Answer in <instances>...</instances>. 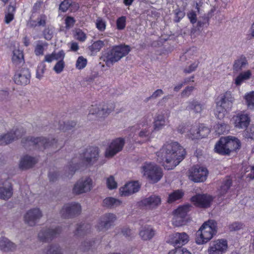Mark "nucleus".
<instances>
[{
  "instance_id": "f257e3e1",
  "label": "nucleus",
  "mask_w": 254,
  "mask_h": 254,
  "mask_svg": "<svg viewBox=\"0 0 254 254\" xmlns=\"http://www.w3.org/2000/svg\"><path fill=\"white\" fill-rule=\"evenodd\" d=\"M186 151L178 142H166L156 153L157 160L163 164L165 169H173L185 157Z\"/></svg>"
},
{
  "instance_id": "f03ea898",
  "label": "nucleus",
  "mask_w": 254,
  "mask_h": 254,
  "mask_svg": "<svg viewBox=\"0 0 254 254\" xmlns=\"http://www.w3.org/2000/svg\"><path fill=\"white\" fill-rule=\"evenodd\" d=\"M130 51L129 46L120 45L114 46L111 49H107L102 53L100 58L106 65L109 67L127 56Z\"/></svg>"
},
{
  "instance_id": "7ed1b4c3",
  "label": "nucleus",
  "mask_w": 254,
  "mask_h": 254,
  "mask_svg": "<svg viewBox=\"0 0 254 254\" xmlns=\"http://www.w3.org/2000/svg\"><path fill=\"white\" fill-rule=\"evenodd\" d=\"M217 233V223L213 220L204 222L196 233V243L200 245L210 241Z\"/></svg>"
},
{
  "instance_id": "20e7f679",
  "label": "nucleus",
  "mask_w": 254,
  "mask_h": 254,
  "mask_svg": "<svg viewBox=\"0 0 254 254\" xmlns=\"http://www.w3.org/2000/svg\"><path fill=\"white\" fill-rule=\"evenodd\" d=\"M21 143L25 148L32 146L34 148H37L39 150L45 149L50 147L57 149L59 146L58 140L54 138L50 141L49 138L47 139L44 137H34L29 136L23 138Z\"/></svg>"
},
{
  "instance_id": "39448f33",
  "label": "nucleus",
  "mask_w": 254,
  "mask_h": 254,
  "mask_svg": "<svg viewBox=\"0 0 254 254\" xmlns=\"http://www.w3.org/2000/svg\"><path fill=\"white\" fill-rule=\"evenodd\" d=\"M234 98L229 92H225L219 101L216 102L215 111V117L219 120L223 119L228 112L231 110Z\"/></svg>"
},
{
  "instance_id": "423d86ee",
  "label": "nucleus",
  "mask_w": 254,
  "mask_h": 254,
  "mask_svg": "<svg viewBox=\"0 0 254 254\" xmlns=\"http://www.w3.org/2000/svg\"><path fill=\"white\" fill-rule=\"evenodd\" d=\"M142 173L152 183L159 181L163 177L162 169L151 162H145L141 167Z\"/></svg>"
},
{
  "instance_id": "0eeeda50",
  "label": "nucleus",
  "mask_w": 254,
  "mask_h": 254,
  "mask_svg": "<svg viewBox=\"0 0 254 254\" xmlns=\"http://www.w3.org/2000/svg\"><path fill=\"white\" fill-rule=\"evenodd\" d=\"M191 205L190 204H186L179 206L173 211L174 215L172 224L176 227L185 225L188 222L187 214L190 210Z\"/></svg>"
},
{
  "instance_id": "6e6552de",
  "label": "nucleus",
  "mask_w": 254,
  "mask_h": 254,
  "mask_svg": "<svg viewBox=\"0 0 254 254\" xmlns=\"http://www.w3.org/2000/svg\"><path fill=\"white\" fill-rule=\"evenodd\" d=\"M99 157V149L98 147L90 146L86 148V151L80 154L82 163L86 166H91L97 161Z\"/></svg>"
},
{
  "instance_id": "1a4fd4ad",
  "label": "nucleus",
  "mask_w": 254,
  "mask_h": 254,
  "mask_svg": "<svg viewBox=\"0 0 254 254\" xmlns=\"http://www.w3.org/2000/svg\"><path fill=\"white\" fill-rule=\"evenodd\" d=\"M115 105L112 103L100 104L97 106V104L92 105L89 109V115H96L99 118H105L107 117L115 109Z\"/></svg>"
},
{
  "instance_id": "9d476101",
  "label": "nucleus",
  "mask_w": 254,
  "mask_h": 254,
  "mask_svg": "<svg viewBox=\"0 0 254 254\" xmlns=\"http://www.w3.org/2000/svg\"><path fill=\"white\" fill-rule=\"evenodd\" d=\"M81 207L80 204L72 202L65 204L61 210L60 213L64 218H72L80 214Z\"/></svg>"
},
{
  "instance_id": "9b49d317",
  "label": "nucleus",
  "mask_w": 254,
  "mask_h": 254,
  "mask_svg": "<svg viewBox=\"0 0 254 254\" xmlns=\"http://www.w3.org/2000/svg\"><path fill=\"white\" fill-rule=\"evenodd\" d=\"M208 174L206 168L196 165L191 168L189 178L195 183L203 182L206 180Z\"/></svg>"
},
{
  "instance_id": "f8f14e48",
  "label": "nucleus",
  "mask_w": 254,
  "mask_h": 254,
  "mask_svg": "<svg viewBox=\"0 0 254 254\" xmlns=\"http://www.w3.org/2000/svg\"><path fill=\"white\" fill-rule=\"evenodd\" d=\"M210 132V129L202 124L198 127H191L187 135L192 140L199 139L206 137Z\"/></svg>"
},
{
  "instance_id": "ddd939ff",
  "label": "nucleus",
  "mask_w": 254,
  "mask_h": 254,
  "mask_svg": "<svg viewBox=\"0 0 254 254\" xmlns=\"http://www.w3.org/2000/svg\"><path fill=\"white\" fill-rule=\"evenodd\" d=\"M161 203V199L159 196L152 195L138 201L137 205L140 208L152 210L157 207Z\"/></svg>"
},
{
  "instance_id": "4468645a",
  "label": "nucleus",
  "mask_w": 254,
  "mask_h": 254,
  "mask_svg": "<svg viewBox=\"0 0 254 254\" xmlns=\"http://www.w3.org/2000/svg\"><path fill=\"white\" fill-rule=\"evenodd\" d=\"M194 205L200 208H208L213 201V197L207 194H197L190 198Z\"/></svg>"
},
{
  "instance_id": "2eb2a0df",
  "label": "nucleus",
  "mask_w": 254,
  "mask_h": 254,
  "mask_svg": "<svg viewBox=\"0 0 254 254\" xmlns=\"http://www.w3.org/2000/svg\"><path fill=\"white\" fill-rule=\"evenodd\" d=\"M62 232V228L57 227L55 229H46L41 230L38 234V238L42 242H49L56 238Z\"/></svg>"
},
{
  "instance_id": "dca6fc26",
  "label": "nucleus",
  "mask_w": 254,
  "mask_h": 254,
  "mask_svg": "<svg viewBox=\"0 0 254 254\" xmlns=\"http://www.w3.org/2000/svg\"><path fill=\"white\" fill-rule=\"evenodd\" d=\"M31 74L27 68H22L17 70L13 76V81L15 84L26 85L30 83Z\"/></svg>"
},
{
  "instance_id": "f3484780",
  "label": "nucleus",
  "mask_w": 254,
  "mask_h": 254,
  "mask_svg": "<svg viewBox=\"0 0 254 254\" xmlns=\"http://www.w3.org/2000/svg\"><path fill=\"white\" fill-rule=\"evenodd\" d=\"M125 144V140L123 138H117L112 141L105 152L106 157H112L121 151Z\"/></svg>"
},
{
  "instance_id": "a211bd4d",
  "label": "nucleus",
  "mask_w": 254,
  "mask_h": 254,
  "mask_svg": "<svg viewBox=\"0 0 254 254\" xmlns=\"http://www.w3.org/2000/svg\"><path fill=\"white\" fill-rule=\"evenodd\" d=\"M25 131L21 128L16 129L14 131H10L7 133L0 136V145H5L8 144L15 139L21 138Z\"/></svg>"
},
{
  "instance_id": "6ab92c4d",
  "label": "nucleus",
  "mask_w": 254,
  "mask_h": 254,
  "mask_svg": "<svg viewBox=\"0 0 254 254\" xmlns=\"http://www.w3.org/2000/svg\"><path fill=\"white\" fill-rule=\"evenodd\" d=\"M116 220V216L113 213H107L103 215L100 219L97 225V230L99 231L106 230L111 226L113 225Z\"/></svg>"
},
{
  "instance_id": "aec40b11",
  "label": "nucleus",
  "mask_w": 254,
  "mask_h": 254,
  "mask_svg": "<svg viewBox=\"0 0 254 254\" xmlns=\"http://www.w3.org/2000/svg\"><path fill=\"white\" fill-rule=\"evenodd\" d=\"M92 180L88 177L84 181L79 180L74 185L73 188V193L75 194H80L90 191L92 188Z\"/></svg>"
},
{
  "instance_id": "412c9836",
  "label": "nucleus",
  "mask_w": 254,
  "mask_h": 254,
  "mask_svg": "<svg viewBox=\"0 0 254 254\" xmlns=\"http://www.w3.org/2000/svg\"><path fill=\"white\" fill-rule=\"evenodd\" d=\"M42 216V212L39 208L31 209L24 215V221L26 224L30 226H33L36 225Z\"/></svg>"
},
{
  "instance_id": "4be33fe9",
  "label": "nucleus",
  "mask_w": 254,
  "mask_h": 254,
  "mask_svg": "<svg viewBox=\"0 0 254 254\" xmlns=\"http://www.w3.org/2000/svg\"><path fill=\"white\" fill-rule=\"evenodd\" d=\"M235 127L239 128H246L249 125L250 118L244 112H241L233 117Z\"/></svg>"
},
{
  "instance_id": "5701e85b",
  "label": "nucleus",
  "mask_w": 254,
  "mask_h": 254,
  "mask_svg": "<svg viewBox=\"0 0 254 254\" xmlns=\"http://www.w3.org/2000/svg\"><path fill=\"white\" fill-rule=\"evenodd\" d=\"M228 247L227 241L220 239L214 241L208 249L209 254H223Z\"/></svg>"
},
{
  "instance_id": "b1692460",
  "label": "nucleus",
  "mask_w": 254,
  "mask_h": 254,
  "mask_svg": "<svg viewBox=\"0 0 254 254\" xmlns=\"http://www.w3.org/2000/svg\"><path fill=\"white\" fill-rule=\"evenodd\" d=\"M140 188V186L137 181L129 182L120 189L121 195L125 196H129L137 192Z\"/></svg>"
},
{
  "instance_id": "393cba45",
  "label": "nucleus",
  "mask_w": 254,
  "mask_h": 254,
  "mask_svg": "<svg viewBox=\"0 0 254 254\" xmlns=\"http://www.w3.org/2000/svg\"><path fill=\"white\" fill-rule=\"evenodd\" d=\"M171 240L172 244L175 247L182 248L181 246L185 245L189 242V237L185 232H177L173 235Z\"/></svg>"
},
{
  "instance_id": "a878e982",
  "label": "nucleus",
  "mask_w": 254,
  "mask_h": 254,
  "mask_svg": "<svg viewBox=\"0 0 254 254\" xmlns=\"http://www.w3.org/2000/svg\"><path fill=\"white\" fill-rule=\"evenodd\" d=\"M225 138L226 139V145L228 149V155L240 149L241 142L238 138L230 136L225 137Z\"/></svg>"
},
{
  "instance_id": "bb28decb",
  "label": "nucleus",
  "mask_w": 254,
  "mask_h": 254,
  "mask_svg": "<svg viewBox=\"0 0 254 254\" xmlns=\"http://www.w3.org/2000/svg\"><path fill=\"white\" fill-rule=\"evenodd\" d=\"M38 162V159L29 155L24 156L19 163V168L22 170H26L32 168Z\"/></svg>"
},
{
  "instance_id": "cd10ccee",
  "label": "nucleus",
  "mask_w": 254,
  "mask_h": 254,
  "mask_svg": "<svg viewBox=\"0 0 254 254\" xmlns=\"http://www.w3.org/2000/svg\"><path fill=\"white\" fill-rule=\"evenodd\" d=\"M12 64L16 67L22 66L24 63V54L22 51L15 49L11 58Z\"/></svg>"
},
{
  "instance_id": "c85d7f7f",
  "label": "nucleus",
  "mask_w": 254,
  "mask_h": 254,
  "mask_svg": "<svg viewBox=\"0 0 254 254\" xmlns=\"http://www.w3.org/2000/svg\"><path fill=\"white\" fill-rule=\"evenodd\" d=\"M216 153L221 155H228V149L226 145V139L225 137H221L216 142L214 147Z\"/></svg>"
},
{
  "instance_id": "c756f323",
  "label": "nucleus",
  "mask_w": 254,
  "mask_h": 254,
  "mask_svg": "<svg viewBox=\"0 0 254 254\" xmlns=\"http://www.w3.org/2000/svg\"><path fill=\"white\" fill-rule=\"evenodd\" d=\"M232 179L230 176H226L222 181L219 189V195L221 196L226 194L232 185Z\"/></svg>"
},
{
  "instance_id": "7c9ffc66",
  "label": "nucleus",
  "mask_w": 254,
  "mask_h": 254,
  "mask_svg": "<svg viewBox=\"0 0 254 254\" xmlns=\"http://www.w3.org/2000/svg\"><path fill=\"white\" fill-rule=\"evenodd\" d=\"M47 20V16L44 14H41L36 20L30 19L28 24L29 26L33 28L40 26L45 27L46 25Z\"/></svg>"
},
{
  "instance_id": "2f4dec72",
  "label": "nucleus",
  "mask_w": 254,
  "mask_h": 254,
  "mask_svg": "<svg viewBox=\"0 0 254 254\" xmlns=\"http://www.w3.org/2000/svg\"><path fill=\"white\" fill-rule=\"evenodd\" d=\"M139 235L142 240H149L155 235V231L151 226L146 225L140 231Z\"/></svg>"
},
{
  "instance_id": "473e14b6",
  "label": "nucleus",
  "mask_w": 254,
  "mask_h": 254,
  "mask_svg": "<svg viewBox=\"0 0 254 254\" xmlns=\"http://www.w3.org/2000/svg\"><path fill=\"white\" fill-rule=\"evenodd\" d=\"M16 248L15 245L5 237L0 239V249L3 252L13 251Z\"/></svg>"
},
{
  "instance_id": "72a5a7b5",
  "label": "nucleus",
  "mask_w": 254,
  "mask_h": 254,
  "mask_svg": "<svg viewBox=\"0 0 254 254\" xmlns=\"http://www.w3.org/2000/svg\"><path fill=\"white\" fill-rule=\"evenodd\" d=\"M13 194V189L11 184L7 186L0 187V198L4 200H7L11 197Z\"/></svg>"
},
{
  "instance_id": "f704fd0d",
  "label": "nucleus",
  "mask_w": 254,
  "mask_h": 254,
  "mask_svg": "<svg viewBox=\"0 0 254 254\" xmlns=\"http://www.w3.org/2000/svg\"><path fill=\"white\" fill-rule=\"evenodd\" d=\"M248 64V61L244 55H241L238 59L235 61L233 68L235 71H241L243 67Z\"/></svg>"
},
{
  "instance_id": "c9c22d12",
  "label": "nucleus",
  "mask_w": 254,
  "mask_h": 254,
  "mask_svg": "<svg viewBox=\"0 0 254 254\" xmlns=\"http://www.w3.org/2000/svg\"><path fill=\"white\" fill-rule=\"evenodd\" d=\"M184 195V192L183 191V190H175L169 194L167 202L169 203H172L177 200L181 199L183 198Z\"/></svg>"
},
{
  "instance_id": "e433bc0d",
  "label": "nucleus",
  "mask_w": 254,
  "mask_h": 254,
  "mask_svg": "<svg viewBox=\"0 0 254 254\" xmlns=\"http://www.w3.org/2000/svg\"><path fill=\"white\" fill-rule=\"evenodd\" d=\"M103 203L104 206L111 208L120 205L122 201L112 197H108L103 200Z\"/></svg>"
},
{
  "instance_id": "4c0bfd02",
  "label": "nucleus",
  "mask_w": 254,
  "mask_h": 254,
  "mask_svg": "<svg viewBox=\"0 0 254 254\" xmlns=\"http://www.w3.org/2000/svg\"><path fill=\"white\" fill-rule=\"evenodd\" d=\"M186 109L188 110H193L196 113H200L204 109V105L193 100L188 102V105Z\"/></svg>"
},
{
  "instance_id": "58836bf2",
  "label": "nucleus",
  "mask_w": 254,
  "mask_h": 254,
  "mask_svg": "<svg viewBox=\"0 0 254 254\" xmlns=\"http://www.w3.org/2000/svg\"><path fill=\"white\" fill-rule=\"evenodd\" d=\"M165 117L163 115L158 114L154 119V129L158 131L165 126Z\"/></svg>"
},
{
  "instance_id": "ea45409f",
  "label": "nucleus",
  "mask_w": 254,
  "mask_h": 254,
  "mask_svg": "<svg viewBox=\"0 0 254 254\" xmlns=\"http://www.w3.org/2000/svg\"><path fill=\"white\" fill-rule=\"evenodd\" d=\"M48 46V44L47 42L38 41L34 48V53L35 55L37 56H43Z\"/></svg>"
},
{
  "instance_id": "a19ab883",
  "label": "nucleus",
  "mask_w": 254,
  "mask_h": 254,
  "mask_svg": "<svg viewBox=\"0 0 254 254\" xmlns=\"http://www.w3.org/2000/svg\"><path fill=\"white\" fill-rule=\"evenodd\" d=\"M251 75L252 72L250 70L240 73L236 78L235 83L237 86H240L244 81L250 79Z\"/></svg>"
},
{
  "instance_id": "79ce46f5",
  "label": "nucleus",
  "mask_w": 254,
  "mask_h": 254,
  "mask_svg": "<svg viewBox=\"0 0 254 254\" xmlns=\"http://www.w3.org/2000/svg\"><path fill=\"white\" fill-rule=\"evenodd\" d=\"M91 229V225L89 224H80L78 225L75 232V235H84L89 233Z\"/></svg>"
},
{
  "instance_id": "37998d69",
  "label": "nucleus",
  "mask_w": 254,
  "mask_h": 254,
  "mask_svg": "<svg viewBox=\"0 0 254 254\" xmlns=\"http://www.w3.org/2000/svg\"><path fill=\"white\" fill-rule=\"evenodd\" d=\"M104 46V42L98 40L93 42L89 47V50L92 54H96L99 52Z\"/></svg>"
},
{
  "instance_id": "c03bdc74",
  "label": "nucleus",
  "mask_w": 254,
  "mask_h": 254,
  "mask_svg": "<svg viewBox=\"0 0 254 254\" xmlns=\"http://www.w3.org/2000/svg\"><path fill=\"white\" fill-rule=\"evenodd\" d=\"M246 104L248 108L251 109L254 108V91H251L247 93L245 96Z\"/></svg>"
},
{
  "instance_id": "a18cd8bd",
  "label": "nucleus",
  "mask_w": 254,
  "mask_h": 254,
  "mask_svg": "<svg viewBox=\"0 0 254 254\" xmlns=\"http://www.w3.org/2000/svg\"><path fill=\"white\" fill-rule=\"evenodd\" d=\"M62 124L61 122L59 123V129L62 130L64 132H66L68 130H71L73 127L76 126V123L74 122H71V123L63 122Z\"/></svg>"
},
{
  "instance_id": "49530a36",
  "label": "nucleus",
  "mask_w": 254,
  "mask_h": 254,
  "mask_svg": "<svg viewBox=\"0 0 254 254\" xmlns=\"http://www.w3.org/2000/svg\"><path fill=\"white\" fill-rule=\"evenodd\" d=\"M87 64V59L83 56H79L76 60L75 67L77 69L81 70L86 67Z\"/></svg>"
},
{
  "instance_id": "de8ad7c7",
  "label": "nucleus",
  "mask_w": 254,
  "mask_h": 254,
  "mask_svg": "<svg viewBox=\"0 0 254 254\" xmlns=\"http://www.w3.org/2000/svg\"><path fill=\"white\" fill-rule=\"evenodd\" d=\"M127 17L125 16H122L117 18L116 20L117 29L119 30L124 29L126 26Z\"/></svg>"
},
{
  "instance_id": "09e8293b",
  "label": "nucleus",
  "mask_w": 254,
  "mask_h": 254,
  "mask_svg": "<svg viewBox=\"0 0 254 254\" xmlns=\"http://www.w3.org/2000/svg\"><path fill=\"white\" fill-rule=\"evenodd\" d=\"M46 65L44 62L40 63L37 68L36 70V77L38 79H41L43 76V74L46 70Z\"/></svg>"
},
{
  "instance_id": "8fccbe9b",
  "label": "nucleus",
  "mask_w": 254,
  "mask_h": 254,
  "mask_svg": "<svg viewBox=\"0 0 254 254\" xmlns=\"http://www.w3.org/2000/svg\"><path fill=\"white\" fill-rule=\"evenodd\" d=\"M74 37L77 40L82 42H84L87 38L86 34L81 29L76 30L74 34Z\"/></svg>"
},
{
  "instance_id": "3c124183",
  "label": "nucleus",
  "mask_w": 254,
  "mask_h": 254,
  "mask_svg": "<svg viewBox=\"0 0 254 254\" xmlns=\"http://www.w3.org/2000/svg\"><path fill=\"white\" fill-rule=\"evenodd\" d=\"M229 127L225 124H218L216 127V132L219 135L223 134L228 132Z\"/></svg>"
},
{
  "instance_id": "603ef678",
  "label": "nucleus",
  "mask_w": 254,
  "mask_h": 254,
  "mask_svg": "<svg viewBox=\"0 0 254 254\" xmlns=\"http://www.w3.org/2000/svg\"><path fill=\"white\" fill-rule=\"evenodd\" d=\"M47 254H63L58 245H50L46 252Z\"/></svg>"
},
{
  "instance_id": "864d4df0",
  "label": "nucleus",
  "mask_w": 254,
  "mask_h": 254,
  "mask_svg": "<svg viewBox=\"0 0 254 254\" xmlns=\"http://www.w3.org/2000/svg\"><path fill=\"white\" fill-rule=\"evenodd\" d=\"M43 35L45 39L51 40L53 37V28L50 27H46L43 31Z\"/></svg>"
},
{
  "instance_id": "5fc2aeb1",
  "label": "nucleus",
  "mask_w": 254,
  "mask_h": 254,
  "mask_svg": "<svg viewBox=\"0 0 254 254\" xmlns=\"http://www.w3.org/2000/svg\"><path fill=\"white\" fill-rule=\"evenodd\" d=\"M106 184L108 188L110 190H113L117 187V183L113 176H110L107 178Z\"/></svg>"
},
{
  "instance_id": "6e6d98bb",
  "label": "nucleus",
  "mask_w": 254,
  "mask_h": 254,
  "mask_svg": "<svg viewBox=\"0 0 254 254\" xmlns=\"http://www.w3.org/2000/svg\"><path fill=\"white\" fill-rule=\"evenodd\" d=\"M96 26L100 31H104L106 27V22L102 18L98 17L96 19Z\"/></svg>"
},
{
  "instance_id": "4d7b16f0",
  "label": "nucleus",
  "mask_w": 254,
  "mask_h": 254,
  "mask_svg": "<svg viewBox=\"0 0 254 254\" xmlns=\"http://www.w3.org/2000/svg\"><path fill=\"white\" fill-rule=\"evenodd\" d=\"M168 254H191V253L186 248H176L170 251Z\"/></svg>"
},
{
  "instance_id": "13d9d810",
  "label": "nucleus",
  "mask_w": 254,
  "mask_h": 254,
  "mask_svg": "<svg viewBox=\"0 0 254 254\" xmlns=\"http://www.w3.org/2000/svg\"><path fill=\"white\" fill-rule=\"evenodd\" d=\"M64 66L65 63L64 61L60 60L55 65L54 70L57 73H60L64 70Z\"/></svg>"
},
{
  "instance_id": "bf43d9fd",
  "label": "nucleus",
  "mask_w": 254,
  "mask_h": 254,
  "mask_svg": "<svg viewBox=\"0 0 254 254\" xmlns=\"http://www.w3.org/2000/svg\"><path fill=\"white\" fill-rule=\"evenodd\" d=\"M73 160L74 159H72V161H71L70 164L68 166V170L70 172L69 173V174H71V175H73L75 171L79 169L80 164L79 163H75L73 164Z\"/></svg>"
},
{
  "instance_id": "052dcab7",
  "label": "nucleus",
  "mask_w": 254,
  "mask_h": 254,
  "mask_svg": "<svg viewBox=\"0 0 254 254\" xmlns=\"http://www.w3.org/2000/svg\"><path fill=\"white\" fill-rule=\"evenodd\" d=\"M150 133V131L148 128H145L139 132V135L140 137H145V139L144 141H146L149 140Z\"/></svg>"
},
{
  "instance_id": "680f3d73",
  "label": "nucleus",
  "mask_w": 254,
  "mask_h": 254,
  "mask_svg": "<svg viewBox=\"0 0 254 254\" xmlns=\"http://www.w3.org/2000/svg\"><path fill=\"white\" fill-rule=\"evenodd\" d=\"M69 0H64V1H62L60 5V10L63 12L66 11L70 5Z\"/></svg>"
},
{
  "instance_id": "e2e57ef3",
  "label": "nucleus",
  "mask_w": 254,
  "mask_h": 254,
  "mask_svg": "<svg viewBox=\"0 0 254 254\" xmlns=\"http://www.w3.org/2000/svg\"><path fill=\"white\" fill-rule=\"evenodd\" d=\"M243 224L241 222H234L229 225V229L231 231L239 230L243 228Z\"/></svg>"
},
{
  "instance_id": "0e129e2a",
  "label": "nucleus",
  "mask_w": 254,
  "mask_h": 254,
  "mask_svg": "<svg viewBox=\"0 0 254 254\" xmlns=\"http://www.w3.org/2000/svg\"><path fill=\"white\" fill-rule=\"evenodd\" d=\"M199 64V62H194L191 64L188 68H186L184 69V71L186 73H190L194 71Z\"/></svg>"
},
{
  "instance_id": "69168bd1",
  "label": "nucleus",
  "mask_w": 254,
  "mask_h": 254,
  "mask_svg": "<svg viewBox=\"0 0 254 254\" xmlns=\"http://www.w3.org/2000/svg\"><path fill=\"white\" fill-rule=\"evenodd\" d=\"M75 20L73 17L67 16L65 19V27L67 28H70L73 26Z\"/></svg>"
},
{
  "instance_id": "338daca9",
  "label": "nucleus",
  "mask_w": 254,
  "mask_h": 254,
  "mask_svg": "<svg viewBox=\"0 0 254 254\" xmlns=\"http://www.w3.org/2000/svg\"><path fill=\"white\" fill-rule=\"evenodd\" d=\"M185 13L183 11L180 9L177 10L175 13L174 21L176 22H179L185 16Z\"/></svg>"
},
{
  "instance_id": "774afa93",
  "label": "nucleus",
  "mask_w": 254,
  "mask_h": 254,
  "mask_svg": "<svg viewBox=\"0 0 254 254\" xmlns=\"http://www.w3.org/2000/svg\"><path fill=\"white\" fill-rule=\"evenodd\" d=\"M42 4H43V2L42 1H40V0L37 1L34 3V5L33 6V8H32V13L39 12L40 10L41 7H42Z\"/></svg>"
}]
</instances>
